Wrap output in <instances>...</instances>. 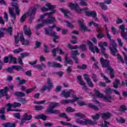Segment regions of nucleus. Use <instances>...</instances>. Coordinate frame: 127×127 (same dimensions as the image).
<instances>
[{
    "mask_svg": "<svg viewBox=\"0 0 127 127\" xmlns=\"http://www.w3.org/2000/svg\"><path fill=\"white\" fill-rule=\"evenodd\" d=\"M84 77L85 80L87 81L88 85H89V87L91 88H93L94 87V84L93 83V82L92 81V80L91 78H89V76H88V75L87 74H84Z\"/></svg>",
    "mask_w": 127,
    "mask_h": 127,
    "instance_id": "f3484780",
    "label": "nucleus"
},
{
    "mask_svg": "<svg viewBox=\"0 0 127 127\" xmlns=\"http://www.w3.org/2000/svg\"><path fill=\"white\" fill-rule=\"evenodd\" d=\"M98 45L99 47H101V54H102V55H104V56H105L106 58H108L109 56L106 54V48L104 47V46L107 47L108 46V43L106 42H100L98 43Z\"/></svg>",
    "mask_w": 127,
    "mask_h": 127,
    "instance_id": "6e6552de",
    "label": "nucleus"
},
{
    "mask_svg": "<svg viewBox=\"0 0 127 127\" xmlns=\"http://www.w3.org/2000/svg\"><path fill=\"white\" fill-rule=\"evenodd\" d=\"M55 13V11H53V12L46 13L44 15L40 16L41 19H43L45 17L46 15H49L48 18L47 19L44 20L43 21V23L39 24L37 25L35 27L36 29H40L43 26H44V24H50L51 23H54L56 21L55 17H52V14Z\"/></svg>",
    "mask_w": 127,
    "mask_h": 127,
    "instance_id": "f257e3e1",
    "label": "nucleus"
},
{
    "mask_svg": "<svg viewBox=\"0 0 127 127\" xmlns=\"http://www.w3.org/2000/svg\"><path fill=\"white\" fill-rule=\"evenodd\" d=\"M26 13H25L21 16L20 20V22H23L25 21V19L26 18Z\"/></svg>",
    "mask_w": 127,
    "mask_h": 127,
    "instance_id": "0e129e2a",
    "label": "nucleus"
},
{
    "mask_svg": "<svg viewBox=\"0 0 127 127\" xmlns=\"http://www.w3.org/2000/svg\"><path fill=\"white\" fill-rule=\"evenodd\" d=\"M1 114V115L0 116V119H1V120H2L3 121H4V120H5V116H4V115H5V109L4 108V114Z\"/></svg>",
    "mask_w": 127,
    "mask_h": 127,
    "instance_id": "13d9d810",
    "label": "nucleus"
},
{
    "mask_svg": "<svg viewBox=\"0 0 127 127\" xmlns=\"http://www.w3.org/2000/svg\"><path fill=\"white\" fill-rule=\"evenodd\" d=\"M47 112H48V113H50V114H55L56 115H57V114H60V111L59 110H53L50 108H48Z\"/></svg>",
    "mask_w": 127,
    "mask_h": 127,
    "instance_id": "cd10ccee",
    "label": "nucleus"
},
{
    "mask_svg": "<svg viewBox=\"0 0 127 127\" xmlns=\"http://www.w3.org/2000/svg\"><path fill=\"white\" fill-rule=\"evenodd\" d=\"M117 58L119 61H120L121 63H122V64H124L125 63V61H124V59H123V57H122V56L120 55H118Z\"/></svg>",
    "mask_w": 127,
    "mask_h": 127,
    "instance_id": "603ef678",
    "label": "nucleus"
},
{
    "mask_svg": "<svg viewBox=\"0 0 127 127\" xmlns=\"http://www.w3.org/2000/svg\"><path fill=\"white\" fill-rule=\"evenodd\" d=\"M14 69L16 71H21L22 72H24V69L22 68L20 65H13Z\"/></svg>",
    "mask_w": 127,
    "mask_h": 127,
    "instance_id": "72a5a7b5",
    "label": "nucleus"
},
{
    "mask_svg": "<svg viewBox=\"0 0 127 127\" xmlns=\"http://www.w3.org/2000/svg\"><path fill=\"white\" fill-rule=\"evenodd\" d=\"M12 105H13V108H16L21 106V104L17 102H14Z\"/></svg>",
    "mask_w": 127,
    "mask_h": 127,
    "instance_id": "338daca9",
    "label": "nucleus"
},
{
    "mask_svg": "<svg viewBox=\"0 0 127 127\" xmlns=\"http://www.w3.org/2000/svg\"><path fill=\"white\" fill-rule=\"evenodd\" d=\"M59 106V103L56 102H51L49 105V107L50 109H54V108H56V107H58Z\"/></svg>",
    "mask_w": 127,
    "mask_h": 127,
    "instance_id": "7c9ffc66",
    "label": "nucleus"
},
{
    "mask_svg": "<svg viewBox=\"0 0 127 127\" xmlns=\"http://www.w3.org/2000/svg\"><path fill=\"white\" fill-rule=\"evenodd\" d=\"M65 111L66 113H74L75 110L74 108H72L71 107H68L66 109Z\"/></svg>",
    "mask_w": 127,
    "mask_h": 127,
    "instance_id": "a19ab883",
    "label": "nucleus"
},
{
    "mask_svg": "<svg viewBox=\"0 0 127 127\" xmlns=\"http://www.w3.org/2000/svg\"><path fill=\"white\" fill-rule=\"evenodd\" d=\"M75 117H78L79 119H83V118H85V115L80 113H77L74 114Z\"/></svg>",
    "mask_w": 127,
    "mask_h": 127,
    "instance_id": "c03bdc74",
    "label": "nucleus"
},
{
    "mask_svg": "<svg viewBox=\"0 0 127 127\" xmlns=\"http://www.w3.org/2000/svg\"><path fill=\"white\" fill-rule=\"evenodd\" d=\"M89 106L91 109H92V110H94V111H99V107L92 104V103H89Z\"/></svg>",
    "mask_w": 127,
    "mask_h": 127,
    "instance_id": "79ce46f5",
    "label": "nucleus"
},
{
    "mask_svg": "<svg viewBox=\"0 0 127 127\" xmlns=\"http://www.w3.org/2000/svg\"><path fill=\"white\" fill-rule=\"evenodd\" d=\"M119 29L121 31V36L123 37V39L125 40H127V33L125 31L126 30V27L125 25H121L119 26Z\"/></svg>",
    "mask_w": 127,
    "mask_h": 127,
    "instance_id": "f8f14e48",
    "label": "nucleus"
},
{
    "mask_svg": "<svg viewBox=\"0 0 127 127\" xmlns=\"http://www.w3.org/2000/svg\"><path fill=\"white\" fill-rule=\"evenodd\" d=\"M78 101V100H70L69 99H64L61 101V104L62 105H67V104H69L70 103H74V102Z\"/></svg>",
    "mask_w": 127,
    "mask_h": 127,
    "instance_id": "b1692460",
    "label": "nucleus"
},
{
    "mask_svg": "<svg viewBox=\"0 0 127 127\" xmlns=\"http://www.w3.org/2000/svg\"><path fill=\"white\" fill-rule=\"evenodd\" d=\"M22 45L28 46V45H30V41L28 40H26L24 41V42L22 43Z\"/></svg>",
    "mask_w": 127,
    "mask_h": 127,
    "instance_id": "69168bd1",
    "label": "nucleus"
},
{
    "mask_svg": "<svg viewBox=\"0 0 127 127\" xmlns=\"http://www.w3.org/2000/svg\"><path fill=\"white\" fill-rule=\"evenodd\" d=\"M61 11L64 13V16L65 17H69V15H71V13H70V12L67 9H65L63 8H60Z\"/></svg>",
    "mask_w": 127,
    "mask_h": 127,
    "instance_id": "a878e982",
    "label": "nucleus"
},
{
    "mask_svg": "<svg viewBox=\"0 0 127 127\" xmlns=\"http://www.w3.org/2000/svg\"><path fill=\"white\" fill-rule=\"evenodd\" d=\"M108 70L110 71V77L111 79H114L115 78V75L114 74V69L112 68H109Z\"/></svg>",
    "mask_w": 127,
    "mask_h": 127,
    "instance_id": "8fccbe9b",
    "label": "nucleus"
},
{
    "mask_svg": "<svg viewBox=\"0 0 127 127\" xmlns=\"http://www.w3.org/2000/svg\"><path fill=\"white\" fill-rule=\"evenodd\" d=\"M64 65L67 66V64H69L70 65H73V61L70 59L68 58V54H66L64 58Z\"/></svg>",
    "mask_w": 127,
    "mask_h": 127,
    "instance_id": "6ab92c4d",
    "label": "nucleus"
},
{
    "mask_svg": "<svg viewBox=\"0 0 127 127\" xmlns=\"http://www.w3.org/2000/svg\"><path fill=\"white\" fill-rule=\"evenodd\" d=\"M127 106L125 105H122L120 107V111H121V112H125V111H127Z\"/></svg>",
    "mask_w": 127,
    "mask_h": 127,
    "instance_id": "774afa93",
    "label": "nucleus"
},
{
    "mask_svg": "<svg viewBox=\"0 0 127 127\" xmlns=\"http://www.w3.org/2000/svg\"><path fill=\"white\" fill-rule=\"evenodd\" d=\"M101 76L102 78L104 79V80H106V83H111V80L108 79V77L106 76L103 73H101Z\"/></svg>",
    "mask_w": 127,
    "mask_h": 127,
    "instance_id": "37998d69",
    "label": "nucleus"
},
{
    "mask_svg": "<svg viewBox=\"0 0 127 127\" xmlns=\"http://www.w3.org/2000/svg\"><path fill=\"white\" fill-rule=\"evenodd\" d=\"M79 48L81 49L82 51H86L87 50V46L86 45H81L79 46Z\"/></svg>",
    "mask_w": 127,
    "mask_h": 127,
    "instance_id": "864d4df0",
    "label": "nucleus"
},
{
    "mask_svg": "<svg viewBox=\"0 0 127 127\" xmlns=\"http://www.w3.org/2000/svg\"><path fill=\"white\" fill-rule=\"evenodd\" d=\"M35 89H36V86H34V87H33L32 88L28 89L26 91V94H30V93H31V92H33V90H35Z\"/></svg>",
    "mask_w": 127,
    "mask_h": 127,
    "instance_id": "5fc2aeb1",
    "label": "nucleus"
},
{
    "mask_svg": "<svg viewBox=\"0 0 127 127\" xmlns=\"http://www.w3.org/2000/svg\"><path fill=\"white\" fill-rule=\"evenodd\" d=\"M103 99L104 100H106V101H107L108 102H111V100H112V96L111 95L107 96H103Z\"/></svg>",
    "mask_w": 127,
    "mask_h": 127,
    "instance_id": "6e6d98bb",
    "label": "nucleus"
},
{
    "mask_svg": "<svg viewBox=\"0 0 127 127\" xmlns=\"http://www.w3.org/2000/svg\"><path fill=\"white\" fill-rule=\"evenodd\" d=\"M44 108L42 106H36L35 107V111H41V110H43Z\"/></svg>",
    "mask_w": 127,
    "mask_h": 127,
    "instance_id": "4d7b16f0",
    "label": "nucleus"
},
{
    "mask_svg": "<svg viewBox=\"0 0 127 127\" xmlns=\"http://www.w3.org/2000/svg\"><path fill=\"white\" fill-rule=\"evenodd\" d=\"M11 6L15 7V13L14 12L13 8L9 7V13L11 15L13 20H15L16 18V16L17 15H19L20 14V10L19 9V5L17 2H13L11 3Z\"/></svg>",
    "mask_w": 127,
    "mask_h": 127,
    "instance_id": "7ed1b4c3",
    "label": "nucleus"
},
{
    "mask_svg": "<svg viewBox=\"0 0 127 127\" xmlns=\"http://www.w3.org/2000/svg\"><path fill=\"white\" fill-rule=\"evenodd\" d=\"M86 14L87 16H92L94 18L95 21H99V18L97 16V11H87L86 12Z\"/></svg>",
    "mask_w": 127,
    "mask_h": 127,
    "instance_id": "9b49d317",
    "label": "nucleus"
},
{
    "mask_svg": "<svg viewBox=\"0 0 127 127\" xmlns=\"http://www.w3.org/2000/svg\"><path fill=\"white\" fill-rule=\"evenodd\" d=\"M14 95L15 96H17V97H25V93L22 92H19V91H16L14 93Z\"/></svg>",
    "mask_w": 127,
    "mask_h": 127,
    "instance_id": "c756f323",
    "label": "nucleus"
},
{
    "mask_svg": "<svg viewBox=\"0 0 127 127\" xmlns=\"http://www.w3.org/2000/svg\"><path fill=\"white\" fill-rule=\"evenodd\" d=\"M36 10H37V7H35L28 10L26 14L30 15L31 16H34V15H35V13H36Z\"/></svg>",
    "mask_w": 127,
    "mask_h": 127,
    "instance_id": "4be33fe9",
    "label": "nucleus"
},
{
    "mask_svg": "<svg viewBox=\"0 0 127 127\" xmlns=\"http://www.w3.org/2000/svg\"><path fill=\"white\" fill-rule=\"evenodd\" d=\"M61 94L66 99L70 98L71 95L73 98V99L74 100H79L80 99L79 97H77L76 95H75V92L74 90H73V89H70L66 92L65 91V90H63L62 91Z\"/></svg>",
    "mask_w": 127,
    "mask_h": 127,
    "instance_id": "39448f33",
    "label": "nucleus"
},
{
    "mask_svg": "<svg viewBox=\"0 0 127 127\" xmlns=\"http://www.w3.org/2000/svg\"><path fill=\"white\" fill-rule=\"evenodd\" d=\"M65 22L66 24V26L67 27H69V28H74V26L73 25H72V24H71V23H70V22L68 21H65Z\"/></svg>",
    "mask_w": 127,
    "mask_h": 127,
    "instance_id": "bf43d9fd",
    "label": "nucleus"
},
{
    "mask_svg": "<svg viewBox=\"0 0 127 127\" xmlns=\"http://www.w3.org/2000/svg\"><path fill=\"white\" fill-rule=\"evenodd\" d=\"M60 123H61V124H62V125H63V126H66L67 127H77V126L73 125L71 123H69L65 122L64 121H61Z\"/></svg>",
    "mask_w": 127,
    "mask_h": 127,
    "instance_id": "c85d7f7f",
    "label": "nucleus"
},
{
    "mask_svg": "<svg viewBox=\"0 0 127 127\" xmlns=\"http://www.w3.org/2000/svg\"><path fill=\"white\" fill-rule=\"evenodd\" d=\"M92 79H93V82H98L99 81V78L97 77V75L93 73L91 76Z\"/></svg>",
    "mask_w": 127,
    "mask_h": 127,
    "instance_id": "a18cd8bd",
    "label": "nucleus"
},
{
    "mask_svg": "<svg viewBox=\"0 0 127 127\" xmlns=\"http://www.w3.org/2000/svg\"><path fill=\"white\" fill-rule=\"evenodd\" d=\"M62 67V64L59 63H54L53 68H61Z\"/></svg>",
    "mask_w": 127,
    "mask_h": 127,
    "instance_id": "3c124183",
    "label": "nucleus"
},
{
    "mask_svg": "<svg viewBox=\"0 0 127 127\" xmlns=\"http://www.w3.org/2000/svg\"><path fill=\"white\" fill-rule=\"evenodd\" d=\"M31 119H32V117L31 116V115L28 116L27 114H25L24 115V118L23 119L25 121H30Z\"/></svg>",
    "mask_w": 127,
    "mask_h": 127,
    "instance_id": "ea45409f",
    "label": "nucleus"
},
{
    "mask_svg": "<svg viewBox=\"0 0 127 127\" xmlns=\"http://www.w3.org/2000/svg\"><path fill=\"white\" fill-rule=\"evenodd\" d=\"M41 46V42L37 41L35 43V47H34L35 49H36V48H39Z\"/></svg>",
    "mask_w": 127,
    "mask_h": 127,
    "instance_id": "680f3d73",
    "label": "nucleus"
},
{
    "mask_svg": "<svg viewBox=\"0 0 127 127\" xmlns=\"http://www.w3.org/2000/svg\"><path fill=\"white\" fill-rule=\"evenodd\" d=\"M105 29L107 31V36L108 39H109L111 45L109 47V49L111 51V54L113 55V56H115L116 55V53H117V51L118 50H117V44L115 42V40H112V37L109 33V30H108V27L107 26H105Z\"/></svg>",
    "mask_w": 127,
    "mask_h": 127,
    "instance_id": "f03ea898",
    "label": "nucleus"
},
{
    "mask_svg": "<svg viewBox=\"0 0 127 127\" xmlns=\"http://www.w3.org/2000/svg\"><path fill=\"white\" fill-rule=\"evenodd\" d=\"M56 52H59V54L61 55H63L64 54V52L61 49H59V48H57V49L55 48L52 50L53 55L54 57L56 56Z\"/></svg>",
    "mask_w": 127,
    "mask_h": 127,
    "instance_id": "412c9836",
    "label": "nucleus"
},
{
    "mask_svg": "<svg viewBox=\"0 0 127 127\" xmlns=\"http://www.w3.org/2000/svg\"><path fill=\"white\" fill-rule=\"evenodd\" d=\"M88 65L87 64H82L80 65H77V69H81L82 70H85L87 69Z\"/></svg>",
    "mask_w": 127,
    "mask_h": 127,
    "instance_id": "58836bf2",
    "label": "nucleus"
},
{
    "mask_svg": "<svg viewBox=\"0 0 127 127\" xmlns=\"http://www.w3.org/2000/svg\"><path fill=\"white\" fill-rule=\"evenodd\" d=\"M46 89H47L49 92V91H50V90H51L50 87H49L48 86H46V85H44L43 86V87L41 88V92L42 93H43L44 92V91H45V90H46Z\"/></svg>",
    "mask_w": 127,
    "mask_h": 127,
    "instance_id": "09e8293b",
    "label": "nucleus"
},
{
    "mask_svg": "<svg viewBox=\"0 0 127 127\" xmlns=\"http://www.w3.org/2000/svg\"><path fill=\"white\" fill-rule=\"evenodd\" d=\"M100 117H101V115L100 114L96 113L95 115H93L92 116V118L95 121L94 122H96V121H97V120H99Z\"/></svg>",
    "mask_w": 127,
    "mask_h": 127,
    "instance_id": "c9c22d12",
    "label": "nucleus"
},
{
    "mask_svg": "<svg viewBox=\"0 0 127 127\" xmlns=\"http://www.w3.org/2000/svg\"><path fill=\"white\" fill-rule=\"evenodd\" d=\"M24 33L25 35H27L28 37H31L32 34L30 28L27 27V26L24 27Z\"/></svg>",
    "mask_w": 127,
    "mask_h": 127,
    "instance_id": "dca6fc26",
    "label": "nucleus"
},
{
    "mask_svg": "<svg viewBox=\"0 0 127 127\" xmlns=\"http://www.w3.org/2000/svg\"><path fill=\"white\" fill-rule=\"evenodd\" d=\"M101 118L103 119V120H108V119H110L111 117H112V114H111L110 113L107 112L106 113H102L101 114Z\"/></svg>",
    "mask_w": 127,
    "mask_h": 127,
    "instance_id": "393cba45",
    "label": "nucleus"
},
{
    "mask_svg": "<svg viewBox=\"0 0 127 127\" xmlns=\"http://www.w3.org/2000/svg\"><path fill=\"white\" fill-rule=\"evenodd\" d=\"M119 84H120V80L119 79H116L115 81L113 83V87L115 89H118L119 88Z\"/></svg>",
    "mask_w": 127,
    "mask_h": 127,
    "instance_id": "e433bc0d",
    "label": "nucleus"
},
{
    "mask_svg": "<svg viewBox=\"0 0 127 127\" xmlns=\"http://www.w3.org/2000/svg\"><path fill=\"white\" fill-rule=\"evenodd\" d=\"M8 91V89L7 87H5L4 89L0 90V98H2L3 96H5L6 99L7 100L9 99V96H7V92Z\"/></svg>",
    "mask_w": 127,
    "mask_h": 127,
    "instance_id": "4468645a",
    "label": "nucleus"
},
{
    "mask_svg": "<svg viewBox=\"0 0 127 127\" xmlns=\"http://www.w3.org/2000/svg\"><path fill=\"white\" fill-rule=\"evenodd\" d=\"M101 16L103 17V19L104 20V21L105 22H109V18L107 17L105 14L101 13Z\"/></svg>",
    "mask_w": 127,
    "mask_h": 127,
    "instance_id": "052dcab7",
    "label": "nucleus"
},
{
    "mask_svg": "<svg viewBox=\"0 0 127 127\" xmlns=\"http://www.w3.org/2000/svg\"><path fill=\"white\" fill-rule=\"evenodd\" d=\"M54 27H56V25H54L52 27H49L45 29L46 34L50 36L54 37V42H56V39L59 38V36L57 35L56 32L52 31Z\"/></svg>",
    "mask_w": 127,
    "mask_h": 127,
    "instance_id": "20e7f679",
    "label": "nucleus"
},
{
    "mask_svg": "<svg viewBox=\"0 0 127 127\" xmlns=\"http://www.w3.org/2000/svg\"><path fill=\"white\" fill-rule=\"evenodd\" d=\"M35 119H36L37 120H39V119H42V120H43V121H45V120H46V116L44 115H37V116L35 117Z\"/></svg>",
    "mask_w": 127,
    "mask_h": 127,
    "instance_id": "f704fd0d",
    "label": "nucleus"
},
{
    "mask_svg": "<svg viewBox=\"0 0 127 127\" xmlns=\"http://www.w3.org/2000/svg\"><path fill=\"white\" fill-rule=\"evenodd\" d=\"M96 4L100 6L102 9H103V10H108V6H107V5H106L105 3H100L99 2H96Z\"/></svg>",
    "mask_w": 127,
    "mask_h": 127,
    "instance_id": "bb28decb",
    "label": "nucleus"
},
{
    "mask_svg": "<svg viewBox=\"0 0 127 127\" xmlns=\"http://www.w3.org/2000/svg\"><path fill=\"white\" fill-rule=\"evenodd\" d=\"M13 70H14V67H13V65L11 67H8L6 69L7 72H9V73H12L13 72Z\"/></svg>",
    "mask_w": 127,
    "mask_h": 127,
    "instance_id": "e2e57ef3",
    "label": "nucleus"
},
{
    "mask_svg": "<svg viewBox=\"0 0 127 127\" xmlns=\"http://www.w3.org/2000/svg\"><path fill=\"white\" fill-rule=\"evenodd\" d=\"M71 54L72 58H73V57H75L74 56L79 55V52H78L77 50L72 51L71 52Z\"/></svg>",
    "mask_w": 127,
    "mask_h": 127,
    "instance_id": "4c0bfd02",
    "label": "nucleus"
},
{
    "mask_svg": "<svg viewBox=\"0 0 127 127\" xmlns=\"http://www.w3.org/2000/svg\"><path fill=\"white\" fill-rule=\"evenodd\" d=\"M94 91L95 95L96 96H97V97H98V98H104V94L101 93L99 90H98L96 89H95Z\"/></svg>",
    "mask_w": 127,
    "mask_h": 127,
    "instance_id": "2f4dec72",
    "label": "nucleus"
},
{
    "mask_svg": "<svg viewBox=\"0 0 127 127\" xmlns=\"http://www.w3.org/2000/svg\"><path fill=\"white\" fill-rule=\"evenodd\" d=\"M20 56L21 57H20V58H22V59L25 57H27L29 56V53H21Z\"/></svg>",
    "mask_w": 127,
    "mask_h": 127,
    "instance_id": "de8ad7c7",
    "label": "nucleus"
},
{
    "mask_svg": "<svg viewBox=\"0 0 127 127\" xmlns=\"http://www.w3.org/2000/svg\"><path fill=\"white\" fill-rule=\"evenodd\" d=\"M100 62L103 68H108L107 69L105 70V73H107L108 70H109V68L111 67V65L110 64V61L107 60H105L103 58H100Z\"/></svg>",
    "mask_w": 127,
    "mask_h": 127,
    "instance_id": "1a4fd4ad",
    "label": "nucleus"
},
{
    "mask_svg": "<svg viewBox=\"0 0 127 127\" xmlns=\"http://www.w3.org/2000/svg\"><path fill=\"white\" fill-rule=\"evenodd\" d=\"M75 123H76V124H78L79 125H82L83 126H87V125H97V122L92 121V120L89 119H84L83 121H82L77 119L75 120Z\"/></svg>",
    "mask_w": 127,
    "mask_h": 127,
    "instance_id": "423d86ee",
    "label": "nucleus"
},
{
    "mask_svg": "<svg viewBox=\"0 0 127 127\" xmlns=\"http://www.w3.org/2000/svg\"><path fill=\"white\" fill-rule=\"evenodd\" d=\"M117 42L120 47H124V43H123L122 39H121L120 38H117Z\"/></svg>",
    "mask_w": 127,
    "mask_h": 127,
    "instance_id": "49530a36",
    "label": "nucleus"
},
{
    "mask_svg": "<svg viewBox=\"0 0 127 127\" xmlns=\"http://www.w3.org/2000/svg\"><path fill=\"white\" fill-rule=\"evenodd\" d=\"M47 83L48 85H49V86H48L49 88H50V89H52V88H53V83H52V81H51V79L50 78H48L47 80Z\"/></svg>",
    "mask_w": 127,
    "mask_h": 127,
    "instance_id": "473e14b6",
    "label": "nucleus"
},
{
    "mask_svg": "<svg viewBox=\"0 0 127 127\" xmlns=\"http://www.w3.org/2000/svg\"><path fill=\"white\" fill-rule=\"evenodd\" d=\"M68 6L70 7V8H71V9H72V10H75V11L78 13H81L82 11L84 10H88V8L81 9L79 8V5H78V4L73 3L72 2H69L68 3Z\"/></svg>",
    "mask_w": 127,
    "mask_h": 127,
    "instance_id": "0eeeda50",
    "label": "nucleus"
},
{
    "mask_svg": "<svg viewBox=\"0 0 127 127\" xmlns=\"http://www.w3.org/2000/svg\"><path fill=\"white\" fill-rule=\"evenodd\" d=\"M6 107L7 108L6 109V112H12V111H14V112H21V110L20 109H16L15 110H12L11 109V107H13L12 104L7 103L6 104Z\"/></svg>",
    "mask_w": 127,
    "mask_h": 127,
    "instance_id": "5701e85b",
    "label": "nucleus"
},
{
    "mask_svg": "<svg viewBox=\"0 0 127 127\" xmlns=\"http://www.w3.org/2000/svg\"><path fill=\"white\" fill-rule=\"evenodd\" d=\"M8 60L10 64L12 62H13V64H16L17 63V61H16V59L14 58L12 55H9L8 58L5 57L4 58V63H7V62H8Z\"/></svg>",
    "mask_w": 127,
    "mask_h": 127,
    "instance_id": "9d476101",
    "label": "nucleus"
},
{
    "mask_svg": "<svg viewBox=\"0 0 127 127\" xmlns=\"http://www.w3.org/2000/svg\"><path fill=\"white\" fill-rule=\"evenodd\" d=\"M87 44L88 45L89 50H90L92 53H95V52H96V53H99V52H100L98 47L93 46V43L91 42H88Z\"/></svg>",
    "mask_w": 127,
    "mask_h": 127,
    "instance_id": "ddd939ff",
    "label": "nucleus"
},
{
    "mask_svg": "<svg viewBox=\"0 0 127 127\" xmlns=\"http://www.w3.org/2000/svg\"><path fill=\"white\" fill-rule=\"evenodd\" d=\"M46 5L48 8H47L46 7H43V8H41V10H42V12H43V11H48V10H49V9H50L51 10H52V9H54V8H55V5H51L49 3H47Z\"/></svg>",
    "mask_w": 127,
    "mask_h": 127,
    "instance_id": "2eb2a0df",
    "label": "nucleus"
},
{
    "mask_svg": "<svg viewBox=\"0 0 127 127\" xmlns=\"http://www.w3.org/2000/svg\"><path fill=\"white\" fill-rule=\"evenodd\" d=\"M34 68L39 70V71H42L43 70V68H46V64L42 63L41 64H37L34 65Z\"/></svg>",
    "mask_w": 127,
    "mask_h": 127,
    "instance_id": "aec40b11",
    "label": "nucleus"
},
{
    "mask_svg": "<svg viewBox=\"0 0 127 127\" xmlns=\"http://www.w3.org/2000/svg\"><path fill=\"white\" fill-rule=\"evenodd\" d=\"M78 23L79 24V27L83 31H91V29H88V28L85 26V24L84 22L81 21L80 20L78 21Z\"/></svg>",
    "mask_w": 127,
    "mask_h": 127,
    "instance_id": "a211bd4d",
    "label": "nucleus"
}]
</instances>
